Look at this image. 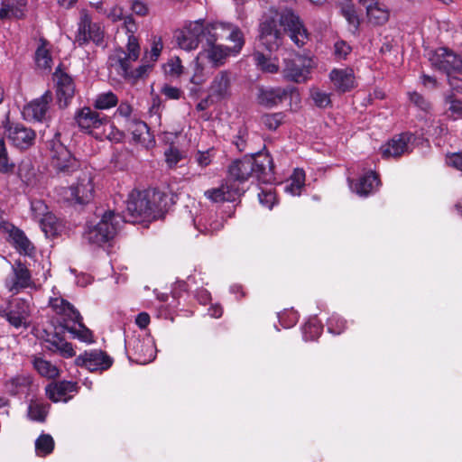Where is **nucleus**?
Wrapping results in <instances>:
<instances>
[{"label":"nucleus","instance_id":"58836bf2","mask_svg":"<svg viewBox=\"0 0 462 462\" xmlns=\"http://www.w3.org/2000/svg\"><path fill=\"white\" fill-rule=\"evenodd\" d=\"M31 383L32 380L29 376L17 375L8 380L5 387L7 393L16 395L27 389Z\"/></svg>","mask_w":462,"mask_h":462},{"label":"nucleus","instance_id":"5fc2aeb1","mask_svg":"<svg viewBox=\"0 0 462 462\" xmlns=\"http://www.w3.org/2000/svg\"><path fill=\"white\" fill-rule=\"evenodd\" d=\"M165 162L170 169H173L183 159L180 152L174 147H170L164 152Z\"/></svg>","mask_w":462,"mask_h":462},{"label":"nucleus","instance_id":"72a5a7b5","mask_svg":"<svg viewBox=\"0 0 462 462\" xmlns=\"http://www.w3.org/2000/svg\"><path fill=\"white\" fill-rule=\"evenodd\" d=\"M17 175L27 186L35 185L37 182L38 169L32 159L24 158L18 165Z\"/></svg>","mask_w":462,"mask_h":462},{"label":"nucleus","instance_id":"e2e57ef3","mask_svg":"<svg viewBox=\"0 0 462 462\" xmlns=\"http://www.w3.org/2000/svg\"><path fill=\"white\" fill-rule=\"evenodd\" d=\"M334 53L338 59H346L351 51V47L344 41H338L334 45Z\"/></svg>","mask_w":462,"mask_h":462},{"label":"nucleus","instance_id":"cd10ccee","mask_svg":"<svg viewBox=\"0 0 462 462\" xmlns=\"http://www.w3.org/2000/svg\"><path fill=\"white\" fill-rule=\"evenodd\" d=\"M173 194L160 190L150 191V201L153 211L154 220L162 217L170 207L175 203Z\"/></svg>","mask_w":462,"mask_h":462},{"label":"nucleus","instance_id":"a878e982","mask_svg":"<svg viewBox=\"0 0 462 462\" xmlns=\"http://www.w3.org/2000/svg\"><path fill=\"white\" fill-rule=\"evenodd\" d=\"M5 229L9 235L10 243L20 254L31 256L34 253V246L22 229L14 225H8Z\"/></svg>","mask_w":462,"mask_h":462},{"label":"nucleus","instance_id":"338daca9","mask_svg":"<svg viewBox=\"0 0 462 462\" xmlns=\"http://www.w3.org/2000/svg\"><path fill=\"white\" fill-rule=\"evenodd\" d=\"M303 333L306 341L314 340L319 334V328L315 325H312L311 323H307L304 326Z\"/></svg>","mask_w":462,"mask_h":462},{"label":"nucleus","instance_id":"4be33fe9","mask_svg":"<svg viewBox=\"0 0 462 462\" xmlns=\"http://www.w3.org/2000/svg\"><path fill=\"white\" fill-rule=\"evenodd\" d=\"M51 101V92L46 91L41 97L34 99L24 106L23 115L26 117L38 122L46 120L49 105Z\"/></svg>","mask_w":462,"mask_h":462},{"label":"nucleus","instance_id":"9b49d317","mask_svg":"<svg viewBox=\"0 0 462 462\" xmlns=\"http://www.w3.org/2000/svg\"><path fill=\"white\" fill-rule=\"evenodd\" d=\"M75 40L79 45H84L89 42L99 45L104 40V31L99 23L92 22L88 13L82 12Z\"/></svg>","mask_w":462,"mask_h":462},{"label":"nucleus","instance_id":"f8f14e48","mask_svg":"<svg viewBox=\"0 0 462 462\" xmlns=\"http://www.w3.org/2000/svg\"><path fill=\"white\" fill-rule=\"evenodd\" d=\"M67 199L71 203L85 205L89 203L94 198V184L91 174L81 172L78 177L77 183L71 185L69 189Z\"/></svg>","mask_w":462,"mask_h":462},{"label":"nucleus","instance_id":"5701e85b","mask_svg":"<svg viewBox=\"0 0 462 462\" xmlns=\"http://www.w3.org/2000/svg\"><path fill=\"white\" fill-rule=\"evenodd\" d=\"M75 120L78 125L86 130L98 128L107 122V117L99 112L92 110L90 107H83L75 115Z\"/></svg>","mask_w":462,"mask_h":462},{"label":"nucleus","instance_id":"c85d7f7f","mask_svg":"<svg viewBox=\"0 0 462 462\" xmlns=\"http://www.w3.org/2000/svg\"><path fill=\"white\" fill-rule=\"evenodd\" d=\"M230 23L218 21L205 22L203 20L206 44H213L217 41H224Z\"/></svg>","mask_w":462,"mask_h":462},{"label":"nucleus","instance_id":"dca6fc26","mask_svg":"<svg viewBox=\"0 0 462 462\" xmlns=\"http://www.w3.org/2000/svg\"><path fill=\"white\" fill-rule=\"evenodd\" d=\"M75 364L78 366L87 368L90 372L105 371L112 365L113 359L102 350H92L77 356Z\"/></svg>","mask_w":462,"mask_h":462},{"label":"nucleus","instance_id":"8fccbe9b","mask_svg":"<svg viewBox=\"0 0 462 462\" xmlns=\"http://www.w3.org/2000/svg\"><path fill=\"white\" fill-rule=\"evenodd\" d=\"M224 226V218L222 217H218L216 214L210 213L209 216L205 218V223L203 224L204 229H201V232L205 233H214L220 230Z\"/></svg>","mask_w":462,"mask_h":462},{"label":"nucleus","instance_id":"0e129e2a","mask_svg":"<svg viewBox=\"0 0 462 462\" xmlns=\"http://www.w3.org/2000/svg\"><path fill=\"white\" fill-rule=\"evenodd\" d=\"M131 10L134 14L139 16H145L148 14L149 8L147 5L140 0H133L131 4Z\"/></svg>","mask_w":462,"mask_h":462},{"label":"nucleus","instance_id":"f704fd0d","mask_svg":"<svg viewBox=\"0 0 462 462\" xmlns=\"http://www.w3.org/2000/svg\"><path fill=\"white\" fill-rule=\"evenodd\" d=\"M224 41L233 43L230 48L233 50V54L237 55L245 45V35L242 30L235 23H230Z\"/></svg>","mask_w":462,"mask_h":462},{"label":"nucleus","instance_id":"7c9ffc66","mask_svg":"<svg viewBox=\"0 0 462 462\" xmlns=\"http://www.w3.org/2000/svg\"><path fill=\"white\" fill-rule=\"evenodd\" d=\"M26 3V0H2L0 19L22 18Z\"/></svg>","mask_w":462,"mask_h":462},{"label":"nucleus","instance_id":"2f4dec72","mask_svg":"<svg viewBox=\"0 0 462 462\" xmlns=\"http://www.w3.org/2000/svg\"><path fill=\"white\" fill-rule=\"evenodd\" d=\"M359 3L365 7L370 22L374 24H383L388 21V11L381 7L374 0H359Z\"/></svg>","mask_w":462,"mask_h":462},{"label":"nucleus","instance_id":"4468645a","mask_svg":"<svg viewBox=\"0 0 462 462\" xmlns=\"http://www.w3.org/2000/svg\"><path fill=\"white\" fill-rule=\"evenodd\" d=\"M29 314V304L26 300L22 299H15L9 303L6 309L0 310V316L5 318L10 325L15 328L28 327L27 319Z\"/></svg>","mask_w":462,"mask_h":462},{"label":"nucleus","instance_id":"a211bd4d","mask_svg":"<svg viewBox=\"0 0 462 462\" xmlns=\"http://www.w3.org/2000/svg\"><path fill=\"white\" fill-rule=\"evenodd\" d=\"M206 46L207 47L199 53L197 60L201 61L207 60L215 68L224 65L226 59L234 55L233 50L228 46L217 44L216 42L213 44H206Z\"/></svg>","mask_w":462,"mask_h":462},{"label":"nucleus","instance_id":"c03bdc74","mask_svg":"<svg viewBox=\"0 0 462 462\" xmlns=\"http://www.w3.org/2000/svg\"><path fill=\"white\" fill-rule=\"evenodd\" d=\"M15 171V163L9 156L5 142L0 138V172L4 174H13Z\"/></svg>","mask_w":462,"mask_h":462},{"label":"nucleus","instance_id":"4d7b16f0","mask_svg":"<svg viewBox=\"0 0 462 462\" xmlns=\"http://www.w3.org/2000/svg\"><path fill=\"white\" fill-rule=\"evenodd\" d=\"M328 326L329 332L339 335L346 328V320L337 316H332L328 319Z\"/></svg>","mask_w":462,"mask_h":462},{"label":"nucleus","instance_id":"aec40b11","mask_svg":"<svg viewBox=\"0 0 462 462\" xmlns=\"http://www.w3.org/2000/svg\"><path fill=\"white\" fill-rule=\"evenodd\" d=\"M232 73L228 70L219 71L209 87V97L220 101L231 95Z\"/></svg>","mask_w":462,"mask_h":462},{"label":"nucleus","instance_id":"37998d69","mask_svg":"<svg viewBox=\"0 0 462 462\" xmlns=\"http://www.w3.org/2000/svg\"><path fill=\"white\" fill-rule=\"evenodd\" d=\"M137 354L136 361L140 364H148L154 360L153 346L149 343L138 341L134 346Z\"/></svg>","mask_w":462,"mask_h":462},{"label":"nucleus","instance_id":"864d4df0","mask_svg":"<svg viewBox=\"0 0 462 462\" xmlns=\"http://www.w3.org/2000/svg\"><path fill=\"white\" fill-rule=\"evenodd\" d=\"M311 97L314 104L320 108H326L331 106V99L329 94L323 92L319 89L311 91Z\"/></svg>","mask_w":462,"mask_h":462},{"label":"nucleus","instance_id":"1a4fd4ad","mask_svg":"<svg viewBox=\"0 0 462 462\" xmlns=\"http://www.w3.org/2000/svg\"><path fill=\"white\" fill-rule=\"evenodd\" d=\"M295 93H297V88L293 86H259L256 101L265 108H273L283 103L289 97L291 98Z\"/></svg>","mask_w":462,"mask_h":462},{"label":"nucleus","instance_id":"49530a36","mask_svg":"<svg viewBox=\"0 0 462 462\" xmlns=\"http://www.w3.org/2000/svg\"><path fill=\"white\" fill-rule=\"evenodd\" d=\"M254 60L256 66L263 72L277 73L279 66L271 61V59L265 56L263 52L255 51L254 53Z\"/></svg>","mask_w":462,"mask_h":462},{"label":"nucleus","instance_id":"e433bc0d","mask_svg":"<svg viewBox=\"0 0 462 462\" xmlns=\"http://www.w3.org/2000/svg\"><path fill=\"white\" fill-rule=\"evenodd\" d=\"M50 42L44 39H40V44L35 51V61L39 68L51 69L52 59L49 50Z\"/></svg>","mask_w":462,"mask_h":462},{"label":"nucleus","instance_id":"6e6d98bb","mask_svg":"<svg viewBox=\"0 0 462 462\" xmlns=\"http://www.w3.org/2000/svg\"><path fill=\"white\" fill-rule=\"evenodd\" d=\"M127 52L128 58H131L132 60H137L140 54V45L138 42L137 38L134 36V34H129L128 35V42H127Z\"/></svg>","mask_w":462,"mask_h":462},{"label":"nucleus","instance_id":"ddd939ff","mask_svg":"<svg viewBox=\"0 0 462 462\" xmlns=\"http://www.w3.org/2000/svg\"><path fill=\"white\" fill-rule=\"evenodd\" d=\"M312 60L302 55L284 60L283 77L296 83L304 82L310 73Z\"/></svg>","mask_w":462,"mask_h":462},{"label":"nucleus","instance_id":"423d86ee","mask_svg":"<svg viewBox=\"0 0 462 462\" xmlns=\"http://www.w3.org/2000/svg\"><path fill=\"white\" fill-rule=\"evenodd\" d=\"M51 166L58 173L69 175L79 168V161L69 149L60 142V134H56L48 142Z\"/></svg>","mask_w":462,"mask_h":462},{"label":"nucleus","instance_id":"774afa93","mask_svg":"<svg viewBox=\"0 0 462 462\" xmlns=\"http://www.w3.org/2000/svg\"><path fill=\"white\" fill-rule=\"evenodd\" d=\"M447 164L462 171V153H453L448 156Z\"/></svg>","mask_w":462,"mask_h":462},{"label":"nucleus","instance_id":"a19ab883","mask_svg":"<svg viewBox=\"0 0 462 462\" xmlns=\"http://www.w3.org/2000/svg\"><path fill=\"white\" fill-rule=\"evenodd\" d=\"M50 408L49 403L32 401L28 407V416L31 420L43 422Z\"/></svg>","mask_w":462,"mask_h":462},{"label":"nucleus","instance_id":"052dcab7","mask_svg":"<svg viewBox=\"0 0 462 462\" xmlns=\"http://www.w3.org/2000/svg\"><path fill=\"white\" fill-rule=\"evenodd\" d=\"M162 47H163V45H162V38L154 36L152 38V48L149 52L151 61L154 62L158 60V58L160 57V54L162 52Z\"/></svg>","mask_w":462,"mask_h":462},{"label":"nucleus","instance_id":"2eb2a0df","mask_svg":"<svg viewBox=\"0 0 462 462\" xmlns=\"http://www.w3.org/2000/svg\"><path fill=\"white\" fill-rule=\"evenodd\" d=\"M32 284V275L27 266L21 261H15L12 265V273L5 278V285L9 291L16 294L21 290Z\"/></svg>","mask_w":462,"mask_h":462},{"label":"nucleus","instance_id":"3c124183","mask_svg":"<svg viewBox=\"0 0 462 462\" xmlns=\"http://www.w3.org/2000/svg\"><path fill=\"white\" fill-rule=\"evenodd\" d=\"M341 14L346 18L348 24L352 27V32H356L359 28L360 20L354 6L351 5L342 6Z\"/></svg>","mask_w":462,"mask_h":462},{"label":"nucleus","instance_id":"f257e3e1","mask_svg":"<svg viewBox=\"0 0 462 462\" xmlns=\"http://www.w3.org/2000/svg\"><path fill=\"white\" fill-rule=\"evenodd\" d=\"M257 31L259 43L270 52L282 45L285 33L298 48L304 47L310 41V33L302 20L291 8L271 7L262 15Z\"/></svg>","mask_w":462,"mask_h":462},{"label":"nucleus","instance_id":"13d9d810","mask_svg":"<svg viewBox=\"0 0 462 462\" xmlns=\"http://www.w3.org/2000/svg\"><path fill=\"white\" fill-rule=\"evenodd\" d=\"M410 100L416 106L423 111H429L431 107L430 103L420 93L412 92L410 93Z\"/></svg>","mask_w":462,"mask_h":462},{"label":"nucleus","instance_id":"c756f323","mask_svg":"<svg viewBox=\"0 0 462 462\" xmlns=\"http://www.w3.org/2000/svg\"><path fill=\"white\" fill-rule=\"evenodd\" d=\"M329 78L336 89L339 92L345 93L354 88L355 78L351 69H334L330 72Z\"/></svg>","mask_w":462,"mask_h":462},{"label":"nucleus","instance_id":"6e6552de","mask_svg":"<svg viewBox=\"0 0 462 462\" xmlns=\"http://www.w3.org/2000/svg\"><path fill=\"white\" fill-rule=\"evenodd\" d=\"M429 60L435 69L447 74L462 73V59L452 50L445 47L438 48L429 53Z\"/></svg>","mask_w":462,"mask_h":462},{"label":"nucleus","instance_id":"bf43d9fd","mask_svg":"<svg viewBox=\"0 0 462 462\" xmlns=\"http://www.w3.org/2000/svg\"><path fill=\"white\" fill-rule=\"evenodd\" d=\"M132 134L134 135V140L136 141H144L143 134H149V127L146 123L143 121L134 122V129H133Z\"/></svg>","mask_w":462,"mask_h":462},{"label":"nucleus","instance_id":"79ce46f5","mask_svg":"<svg viewBox=\"0 0 462 462\" xmlns=\"http://www.w3.org/2000/svg\"><path fill=\"white\" fill-rule=\"evenodd\" d=\"M305 183V172L301 169H295L291 177L290 183L284 187L285 191L292 195H300Z\"/></svg>","mask_w":462,"mask_h":462},{"label":"nucleus","instance_id":"393cba45","mask_svg":"<svg viewBox=\"0 0 462 462\" xmlns=\"http://www.w3.org/2000/svg\"><path fill=\"white\" fill-rule=\"evenodd\" d=\"M131 58H128L126 51L123 48L116 49L108 58V66L114 69L117 75L127 79L131 71Z\"/></svg>","mask_w":462,"mask_h":462},{"label":"nucleus","instance_id":"4c0bfd02","mask_svg":"<svg viewBox=\"0 0 462 462\" xmlns=\"http://www.w3.org/2000/svg\"><path fill=\"white\" fill-rule=\"evenodd\" d=\"M33 366L42 376L49 379H54L60 374L56 365L42 357H34Z\"/></svg>","mask_w":462,"mask_h":462},{"label":"nucleus","instance_id":"473e14b6","mask_svg":"<svg viewBox=\"0 0 462 462\" xmlns=\"http://www.w3.org/2000/svg\"><path fill=\"white\" fill-rule=\"evenodd\" d=\"M63 333L64 332L55 330L51 337L46 339V342L49 344L47 348L54 352H59L63 357H72L75 356V351L72 347V345L64 341V339L60 337V335Z\"/></svg>","mask_w":462,"mask_h":462},{"label":"nucleus","instance_id":"7ed1b4c3","mask_svg":"<svg viewBox=\"0 0 462 462\" xmlns=\"http://www.w3.org/2000/svg\"><path fill=\"white\" fill-rule=\"evenodd\" d=\"M50 304L60 316L55 330L69 332L72 338H78L83 342H94L92 331L83 324L80 313L71 303L64 299L55 298L51 300Z\"/></svg>","mask_w":462,"mask_h":462},{"label":"nucleus","instance_id":"bb28decb","mask_svg":"<svg viewBox=\"0 0 462 462\" xmlns=\"http://www.w3.org/2000/svg\"><path fill=\"white\" fill-rule=\"evenodd\" d=\"M75 93V86L71 77L65 73H61L57 82V103L60 108H66L73 98Z\"/></svg>","mask_w":462,"mask_h":462},{"label":"nucleus","instance_id":"680f3d73","mask_svg":"<svg viewBox=\"0 0 462 462\" xmlns=\"http://www.w3.org/2000/svg\"><path fill=\"white\" fill-rule=\"evenodd\" d=\"M213 149L205 152L199 151L195 154V160L200 167H207L211 163Z\"/></svg>","mask_w":462,"mask_h":462},{"label":"nucleus","instance_id":"f03ea898","mask_svg":"<svg viewBox=\"0 0 462 462\" xmlns=\"http://www.w3.org/2000/svg\"><path fill=\"white\" fill-rule=\"evenodd\" d=\"M273 170L274 163L272 156L258 152L234 160L228 166L226 180L239 187L251 177H255L260 182L270 183L274 180Z\"/></svg>","mask_w":462,"mask_h":462},{"label":"nucleus","instance_id":"6ab92c4d","mask_svg":"<svg viewBox=\"0 0 462 462\" xmlns=\"http://www.w3.org/2000/svg\"><path fill=\"white\" fill-rule=\"evenodd\" d=\"M411 138L412 134L410 133H402L393 136L385 144L381 146L380 151L383 158H398L403 153L408 152V144Z\"/></svg>","mask_w":462,"mask_h":462},{"label":"nucleus","instance_id":"de8ad7c7","mask_svg":"<svg viewBox=\"0 0 462 462\" xmlns=\"http://www.w3.org/2000/svg\"><path fill=\"white\" fill-rule=\"evenodd\" d=\"M282 112L264 114L261 116V124L270 131H275L284 121Z\"/></svg>","mask_w":462,"mask_h":462},{"label":"nucleus","instance_id":"ea45409f","mask_svg":"<svg viewBox=\"0 0 462 462\" xmlns=\"http://www.w3.org/2000/svg\"><path fill=\"white\" fill-rule=\"evenodd\" d=\"M444 103L445 105H448V108L447 110L448 117L452 120H457L462 118V100L457 98L453 93H445L444 94Z\"/></svg>","mask_w":462,"mask_h":462},{"label":"nucleus","instance_id":"9d476101","mask_svg":"<svg viewBox=\"0 0 462 462\" xmlns=\"http://www.w3.org/2000/svg\"><path fill=\"white\" fill-rule=\"evenodd\" d=\"M178 46L185 51H192L198 48L200 42L205 41L203 20L189 23L182 30L174 34Z\"/></svg>","mask_w":462,"mask_h":462},{"label":"nucleus","instance_id":"b1692460","mask_svg":"<svg viewBox=\"0 0 462 462\" xmlns=\"http://www.w3.org/2000/svg\"><path fill=\"white\" fill-rule=\"evenodd\" d=\"M45 390L48 398L52 402H67L70 398V396L68 397V395L72 393H78L79 386L76 382L60 381L50 383Z\"/></svg>","mask_w":462,"mask_h":462},{"label":"nucleus","instance_id":"39448f33","mask_svg":"<svg viewBox=\"0 0 462 462\" xmlns=\"http://www.w3.org/2000/svg\"><path fill=\"white\" fill-rule=\"evenodd\" d=\"M121 216L124 217V223L154 220L155 215H153L150 201V190H133L126 200V209Z\"/></svg>","mask_w":462,"mask_h":462},{"label":"nucleus","instance_id":"f3484780","mask_svg":"<svg viewBox=\"0 0 462 462\" xmlns=\"http://www.w3.org/2000/svg\"><path fill=\"white\" fill-rule=\"evenodd\" d=\"M243 188L236 184L229 183L226 180L217 188L206 190L204 196L213 203L235 201L244 194Z\"/></svg>","mask_w":462,"mask_h":462},{"label":"nucleus","instance_id":"412c9836","mask_svg":"<svg viewBox=\"0 0 462 462\" xmlns=\"http://www.w3.org/2000/svg\"><path fill=\"white\" fill-rule=\"evenodd\" d=\"M32 209L34 212L39 211L36 217L42 215V217L40 220V224L46 236L52 237L57 236L60 227V224L58 218L52 213H44V210L47 209V206L42 200H36L32 202Z\"/></svg>","mask_w":462,"mask_h":462},{"label":"nucleus","instance_id":"603ef678","mask_svg":"<svg viewBox=\"0 0 462 462\" xmlns=\"http://www.w3.org/2000/svg\"><path fill=\"white\" fill-rule=\"evenodd\" d=\"M165 71L171 76H180L183 72V66L179 57L174 56L171 58L164 65Z\"/></svg>","mask_w":462,"mask_h":462},{"label":"nucleus","instance_id":"20e7f679","mask_svg":"<svg viewBox=\"0 0 462 462\" xmlns=\"http://www.w3.org/2000/svg\"><path fill=\"white\" fill-rule=\"evenodd\" d=\"M124 225V217L113 210L104 212L98 223L88 226L84 238L89 244L101 245L111 241Z\"/></svg>","mask_w":462,"mask_h":462},{"label":"nucleus","instance_id":"09e8293b","mask_svg":"<svg viewBox=\"0 0 462 462\" xmlns=\"http://www.w3.org/2000/svg\"><path fill=\"white\" fill-rule=\"evenodd\" d=\"M117 97L111 91L101 93L97 96L94 106L97 109H108L117 105Z\"/></svg>","mask_w":462,"mask_h":462},{"label":"nucleus","instance_id":"a18cd8bd","mask_svg":"<svg viewBox=\"0 0 462 462\" xmlns=\"http://www.w3.org/2000/svg\"><path fill=\"white\" fill-rule=\"evenodd\" d=\"M54 440L50 434H41L35 440V450L39 456H47L53 451Z\"/></svg>","mask_w":462,"mask_h":462},{"label":"nucleus","instance_id":"c9c22d12","mask_svg":"<svg viewBox=\"0 0 462 462\" xmlns=\"http://www.w3.org/2000/svg\"><path fill=\"white\" fill-rule=\"evenodd\" d=\"M379 185L378 176L373 172H367L362 176L356 184V191L361 196H367Z\"/></svg>","mask_w":462,"mask_h":462},{"label":"nucleus","instance_id":"69168bd1","mask_svg":"<svg viewBox=\"0 0 462 462\" xmlns=\"http://www.w3.org/2000/svg\"><path fill=\"white\" fill-rule=\"evenodd\" d=\"M448 84L450 90L447 93H453L457 97V94H462V79L457 77L449 76Z\"/></svg>","mask_w":462,"mask_h":462},{"label":"nucleus","instance_id":"0eeeda50","mask_svg":"<svg viewBox=\"0 0 462 462\" xmlns=\"http://www.w3.org/2000/svg\"><path fill=\"white\" fill-rule=\"evenodd\" d=\"M4 134L15 148L25 151L31 148L36 140V133L31 127L22 123H14L9 120V113L3 122Z\"/></svg>","mask_w":462,"mask_h":462}]
</instances>
